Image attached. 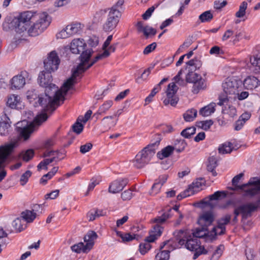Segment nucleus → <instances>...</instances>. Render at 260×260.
Wrapping results in <instances>:
<instances>
[{"mask_svg":"<svg viewBox=\"0 0 260 260\" xmlns=\"http://www.w3.org/2000/svg\"><path fill=\"white\" fill-rule=\"evenodd\" d=\"M51 22L47 12L37 13L31 11L20 13L14 19L16 34L22 37H35L43 32Z\"/></svg>","mask_w":260,"mask_h":260,"instance_id":"1","label":"nucleus"},{"mask_svg":"<svg viewBox=\"0 0 260 260\" xmlns=\"http://www.w3.org/2000/svg\"><path fill=\"white\" fill-rule=\"evenodd\" d=\"M67 80L63 83L60 89H58L56 86L53 85L51 88H47L45 90L44 94H40L38 91L33 88L28 89L26 94L27 99L30 102L35 101V107L41 106L45 111L51 112L56 109L55 106H58V103L60 101H63L64 95L70 89L66 91L67 88L64 86Z\"/></svg>","mask_w":260,"mask_h":260,"instance_id":"2","label":"nucleus"},{"mask_svg":"<svg viewBox=\"0 0 260 260\" xmlns=\"http://www.w3.org/2000/svg\"><path fill=\"white\" fill-rule=\"evenodd\" d=\"M117 44H113L108 47L104 50V52L96 55L94 59L90 61V58L93 53V50L87 49L80 56V62L77 66L75 70L73 71L72 76L67 79V82L64 84V86L67 88V90L69 89H72L73 86L76 83V78L79 75L84 73L87 69L90 68L99 60L108 57L111 53L114 52L116 50Z\"/></svg>","mask_w":260,"mask_h":260,"instance_id":"3","label":"nucleus"},{"mask_svg":"<svg viewBox=\"0 0 260 260\" xmlns=\"http://www.w3.org/2000/svg\"><path fill=\"white\" fill-rule=\"evenodd\" d=\"M47 118V114L43 113L38 115L29 124L26 120L17 122L16 124V129L19 138L23 141L28 140L31 135L37 131L39 126L46 121Z\"/></svg>","mask_w":260,"mask_h":260,"instance_id":"4","label":"nucleus"},{"mask_svg":"<svg viewBox=\"0 0 260 260\" xmlns=\"http://www.w3.org/2000/svg\"><path fill=\"white\" fill-rule=\"evenodd\" d=\"M188 68V73L186 75V82L193 84L192 91L198 93L200 90H203L206 87L205 80L202 76L194 71L199 69L202 66L201 61L198 59H191L186 63Z\"/></svg>","mask_w":260,"mask_h":260,"instance_id":"5","label":"nucleus"},{"mask_svg":"<svg viewBox=\"0 0 260 260\" xmlns=\"http://www.w3.org/2000/svg\"><path fill=\"white\" fill-rule=\"evenodd\" d=\"M156 141L143 148L136 156L134 165L137 168H142L148 164L155 153L161 140L159 135H156Z\"/></svg>","mask_w":260,"mask_h":260,"instance_id":"6","label":"nucleus"},{"mask_svg":"<svg viewBox=\"0 0 260 260\" xmlns=\"http://www.w3.org/2000/svg\"><path fill=\"white\" fill-rule=\"evenodd\" d=\"M244 176L243 173L235 176L232 179L234 190H241L245 196L252 197L260 191V179L257 177L251 178L247 183L238 185L239 180Z\"/></svg>","mask_w":260,"mask_h":260,"instance_id":"7","label":"nucleus"},{"mask_svg":"<svg viewBox=\"0 0 260 260\" xmlns=\"http://www.w3.org/2000/svg\"><path fill=\"white\" fill-rule=\"evenodd\" d=\"M241 82L234 78H227L222 84V87L225 94L219 97L218 105H223L230 99L235 100V96L238 91H241Z\"/></svg>","mask_w":260,"mask_h":260,"instance_id":"8","label":"nucleus"},{"mask_svg":"<svg viewBox=\"0 0 260 260\" xmlns=\"http://www.w3.org/2000/svg\"><path fill=\"white\" fill-rule=\"evenodd\" d=\"M98 238L96 233L90 231L84 237L83 242H79L72 245L71 249L73 252L77 253H88L93 247L94 244V240Z\"/></svg>","mask_w":260,"mask_h":260,"instance_id":"9","label":"nucleus"},{"mask_svg":"<svg viewBox=\"0 0 260 260\" xmlns=\"http://www.w3.org/2000/svg\"><path fill=\"white\" fill-rule=\"evenodd\" d=\"M121 16L119 10L112 7L107 15V19L103 25V29L106 32H110L114 29Z\"/></svg>","mask_w":260,"mask_h":260,"instance_id":"10","label":"nucleus"},{"mask_svg":"<svg viewBox=\"0 0 260 260\" xmlns=\"http://www.w3.org/2000/svg\"><path fill=\"white\" fill-rule=\"evenodd\" d=\"M31 78L28 72L26 71L20 72L11 79L10 81L11 89L14 90L22 89L26 83L31 80Z\"/></svg>","mask_w":260,"mask_h":260,"instance_id":"11","label":"nucleus"},{"mask_svg":"<svg viewBox=\"0 0 260 260\" xmlns=\"http://www.w3.org/2000/svg\"><path fill=\"white\" fill-rule=\"evenodd\" d=\"M162 233V228L156 226L150 232L149 236L146 238L145 241L139 245V251L142 254H145L151 248L150 242H154Z\"/></svg>","mask_w":260,"mask_h":260,"instance_id":"12","label":"nucleus"},{"mask_svg":"<svg viewBox=\"0 0 260 260\" xmlns=\"http://www.w3.org/2000/svg\"><path fill=\"white\" fill-rule=\"evenodd\" d=\"M260 205V200L254 203H250L243 204L234 210V214L238 216L241 214L243 218H247L251 215L252 212L256 210Z\"/></svg>","mask_w":260,"mask_h":260,"instance_id":"13","label":"nucleus"},{"mask_svg":"<svg viewBox=\"0 0 260 260\" xmlns=\"http://www.w3.org/2000/svg\"><path fill=\"white\" fill-rule=\"evenodd\" d=\"M185 247L190 251H194L195 253L193 255V259H196L200 254L202 253H206V251L203 247L200 245L199 240L193 237V238L188 237L185 242Z\"/></svg>","mask_w":260,"mask_h":260,"instance_id":"14","label":"nucleus"},{"mask_svg":"<svg viewBox=\"0 0 260 260\" xmlns=\"http://www.w3.org/2000/svg\"><path fill=\"white\" fill-rule=\"evenodd\" d=\"M44 67L47 72L51 73L57 70L60 59L55 51H51L44 61Z\"/></svg>","mask_w":260,"mask_h":260,"instance_id":"15","label":"nucleus"},{"mask_svg":"<svg viewBox=\"0 0 260 260\" xmlns=\"http://www.w3.org/2000/svg\"><path fill=\"white\" fill-rule=\"evenodd\" d=\"M178 90V87L174 82L171 83L168 85L166 91L167 98L164 100V104L165 105L171 104L172 106H175L178 101V98L176 96Z\"/></svg>","mask_w":260,"mask_h":260,"instance_id":"16","label":"nucleus"},{"mask_svg":"<svg viewBox=\"0 0 260 260\" xmlns=\"http://www.w3.org/2000/svg\"><path fill=\"white\" fill-rule=\"evenodd\" d=\"M214 219V216L211 211H206L200 214L198 222L201 226L208 229L212 224Z\"/></svg>","mask_w":260,"mask_h":260,"instance_id":"17","label":"nucleus"},{"mask_svg":"<svg viewBox=\"0 0 260 260\" xmlns=\"http://www.w3.org/2000/svg\"><path fill=\"white\" fill-rule=\"evenodd\" d=\"M52 81V78L51 73L42 71L39 74L38 82L41 86L45 88V90L47 88H51L53 85L56 86L55 84L51 83Z\"/></svg>","mask_w":260,"mask_h":260,"instance_id":"18","label":"nucleus"},{"mask_svg":"<svg viewBox=\"0 0 260 260\" xmlns=\"http://www.w3.org/2000/svg\"><path fill=\"white\" fill-rule=\"evenodd\" d=\"M128 183L127 179H117L113 181L109 187V192L116 193L121 191Z\"/></svg>","mask_w":260,"mask_h":260,"instance_id":"19","label":"nucleus"},{"mask_svg":"<svg viewBox=\"0 0 260 260\" xmlns=\"http://www.w3.org/2000/svg\"><path fill=\"white\" fill-rule=\"evenodd\" d=\"M86 46V43L83 39H75L72 40L70 44V50L73 53L79 54L82 52V54L85 52L84 51Z\"/></svg>","mask_w":260,"mask_h":260,"instance_id":"20","label":"nucleus"},{"mask_svg":"<svg viewBox=\"0 0 260 260\" xmlns=\"http://www.w3.org/2000/svg\"><path fill=\"white\" fill-rule=\"evenodd\" d=\"M138 31L143 32L146 39L155 36L156 34V30L149 25L144 26L143 22L139 21L137 24Z\"/></svg>","mask_w":260,"mask_h":260,"instance_id":"21","label":"nucleus"},{"mask_svg":"<svg viewBox=\"0 0 260 260\" xmlns=\"http://www.w3.org/2000/svg\"><path fill=\"white\" fill-rule=\"evenodd\" d=\"M173 235L178 244L180 246L185 244V242L188 237H191L190 232L187 230L176 231L174 232Z\"/></svg>","mask_w":260,"mask_h":260,"instance_id":"22","label":"nucleus"},{"mask_svg":"<svg viewBox=\"0 0 260 260\" xmlns=\"http://www.w3.org/2000/svg\"><path fill=\"white\" fill-rule=\"evenodd\" d=\"M21 105L20 97L15 94H11L8 96L7 105L11 109H17Z\"/></svg>","mask_w":260,"mask_h":260,"instance_id":"23","label":"nucleus"},{"mask_svg":"<svg viewBox=\"0 0 260 260\" xmlns=\"http://www.w3.org/2000/svg\"><path fill=\"white\" fill-rule=\"evenodd\" d=\"M221 197H222L223 198H225L226 197L225 192L224 191H217L215 192L213 194L205 198L202 201V203L210 206L211 208H214L215 207V205H213L212 203H211V201L212 200H217L219 199V198Z\"/></svg>","mask_w":260,"mask_h":260,"instance_id":"24","label":"nucleus"},{"mask_svg":"<svg viewBox=\"0 0 260 260\" xmlns=\"http://www.w3.org/2000/svg\"><path fill=\"white\" fill-rule=\"evenodd\" d=\"M260 83L259 80L254 76H248L243 82L244 86L247 89L252 90Z\"/></svg>","mask_w":260,"mask_h":260,"instance_id":"25","label":"nucleus"},{"mask_svg":"<svg viewBox=\"0 0 260 260\" xmlns=\"http://www.w3.org/2000/svg\"><path fill=\"white\" fill-rule=\"evenodd\" d=\"M215 107L216 104L214 103H211L207 106L202 108L199 111V113L204 117L210 116L215 112Z\"/></svg>","mask_w":260,"mask_h":260,"instance_id":"26","label":"nucleus"},{"mask_svg":"<svg viewBox=\"0 0 260 260\" xmlns=\"http://www.w3.org/2000/svg\"><path fill=\"white\" fill-rule=\"evenodd\" d=\"M203 179H197L196 181L193 182L188 188V190L193 195L195 193L199 191L201 189L202 186L204 185V182H202Z\"/></svg>","mask_w":260,"mask_h":260,"instance_id":"27","label":"nucleus"},{"mask_svg":"<svg viewBox=\"0 0 260 260\" xmlns=\"http://www.w3.org/2000/svg\"><path fill=\"white\" fill-rule=\"evenodd\" d=\"M217 159L214 156H212L208 158V164L207 166V170L212 173L213 176L217 175V173L215 170V169L217 166Z\"/></svg>","mask_w":260,"mask_h":260,"instance_id":"28","label":"nucleus"},{"mask_svg":"<svg viewBox=\"0 0 260 260\" xmlns=\"http://www.w3.org/2000/svg\"><path fill=\"white\" fill-rule=\"evenodd\" d=\"M112 101L109 100L106 101L100 107L98 112L94 114L93 116H96L97 118L99 115L106 114V112L110 108V107L112 106Z\"/></svg>","mask_w":260,"mask_h":260,"instance_id":"29","label":"nucleus"},{"mask_svg":"<svg viewBox=\"0 0 260 260\" xmlns=\"http://www.w3.org/2000/svg\"><path fill=\"white\" fill-rule=\"evenodd\" d=\"M12 226L17 232H20L26 228V223L25 222V221L20 217L16 218L13 221Z\"/></svg>","mask_w":260,"mask_h":260,"instance_id":"30","label":"nucleus"},{"mask_svg":"<svg viewBox=\"0 0 260 260\" xmlns=\"http://www.w3.org/2000/svg\"><path fill=\"white\" fill-rule=\"evenodd\" d=\"M174 150V148L172 146H167L157 153V156L160 159L169 157Z\"/></svg>","mask_w":260,"mask_h":260,"instance_id":"31","label":"nucleus"},{"mask_svg":"<svg viewBox=\"0 0 260 260\" xmlns=\"http://www.w3.org/2000/svg\"><path fill=\"white\" fill-rule=\"evenodd\" d=\"M186 146L187 143L185 141L179 138L175 140L173 147L177 152H181L184 150Z\"/></svg>","mask_w":260,"mask_h":260,"instance_id":"32","label":"nucleus"},{"mask_svg":"<svg viewBox=\"0 0 260 260\" xmlns=\"http://www.w3.org/2000/svg\"><path fill=\"white\" fill-rule=\"evenodd\" d=\"M68 31V34L72 36L79 32L81 29V24L78 23H74L69 24L66 26Z\"/></svg>","mask_w":260,"mask_h":260,"instance_id":"33","label":"nucleus"},{"mask_svg":"<svg viewBox=\"0 0 260 260\" xmlns=\"http://www.w3.org/2000/svg\"><path fill=\"white\" fill-rule=\"evenodd\" d=\"M22 219L25 221V222H31L36 218V214L30 210H26L21 213Z\"/></svg>","mask_w":260,"mask_h":260,"instance_id":"34","label":"nucleus"},{"mask_svg":"<svg viewBox=\"0 0 260 260\" xmlns=\"http://www.w3.org/2000/svg\"><path fill=\"white\" fill-rule=\"evenodd\" d=\"M197 115V110L194 109L188 110L183 114V118L186 121H193Z\"/></svg>","mask_w":260,"mask_h":260,"instance_id":"35","label":"nucleus"},{"mask_svg":"<svg viewBox=\"0 0 260 260\" xmlns=\"http://www.w3.org/2000/svg\"><path fill=\"white\" fill-rule=\"evenodd\" d=\"M170 217V214L169 212L164 213L161 216L157 217L153 219V222L156 223V224L154 226L153 228L155 226H158L162 228V230L163 228L159 225V224H161L166 221V220Z\"/></svg>","mask_w":260,"mask_h":260,"instance_id":"36","label":"nucleus"},{"mask_svg":"<svg viewBox=\"0 0 260 260\" xmlns=\"http://www.w3.org/2000/svg\"><path fill=\"white\" fill-rule=\"evenodd\" d=\"M232 144L231 142H225L218 148L219 153L225 154L230 153L232 151Z\"/></svg>","mask_w":260,"mask_h":260,"instance_id":"37","label":"nucleus"},{"mask_svg":"<svg viewBox=\"0 0 260 260\" xmlns=\"http://www.w3.org/2000/svg\"><path fill=\"white\" fill-rule=\"evenodd\" d=\"M247 8V3L243 2L239 6V10L236 13L235 16L237 18H242L246 14V10Z\"/></svg>","mask_w":260,"mask_h":260,"instance_id":"38","label":"nucleus"},{"mask_svg":"<svg viewBox=\"0 0 260 260\" xmlns=\"http://www.w3.org/2000/svg\"><path fill=\"white\" fill-rule=\"evenodd\" d=\"M114 116H108L105 117L102 119V124L109 128L116 125V122L113 121Z\"/></svg>","mask_w":260,"mask_h":260,"instance_id":"39","label":"nucleus"},{"mask_svg":"<svg viewBox=\"0 0 260 260\" xmlns=\"http://www.w3.org/2000/svg\"><path fill=\"white\" fill-rule=\"evenodd\" d=\"M250 62L254 68L255 73H260V58L255 56L250 58Z\"/></svg>","mask_w":260,"mask_h":260,"instance_id":"40","label":"nucleus"},{"mask_svg":"<svg viewBox=\"0 0 260 260\" xmlns=\"http://www.w3.org/2000/svg\"><path fill=\"white\" fill-rule=\"evenodd\" d=\"M10 126L11 125L8 123L4 121H0V135H7L9 133Z\"/></svg>","mask_w":260,"mask_h":260,"instance_id":"41","label":"nucleus"},{"mask_svg":"<svg viewBox=\"0 0 260 260\" xmlns=\"http://www.w3.org/2000/svg\"><path fill=\"white\" fill-rule=\"evenodd\" d=\"M207 228H204V227L201 226V228L197 229L194 233H190V235L192 234L193 237L198 239V238H202L205 236L207 234Z\"/></svg>","mask_w":260,"mask_h":260,"instance_id":"42","label":"nucleus"},{"mask_svg":"<svg viewBox=\"0 0 260 260\" xmlns=\"http://www.w3.org/2000/svg\"><path fill=\"white\" fill-rule=\"evenodd\" d=\"M160 88L159 85H157L153 88L150 94L145 99V105L152 102L153 96L160 90Z\"/></svg>","mask_w":260,"mask_h":260,"instance_id":"43","label":"nucleus"},{"mask_svg":"<svg viewBox=\"0 0 260 260\" xmlns=\"http://www.w3.org/2000/svg\"><path fill=\"white\" fill-rule=\"evenodd\" d=\"M213 18V15L210 11H207L201 14L199 19L202 22L210 21Z\"/></svg>","mask_w":260,"mask_h":260,"instance_id":"44","label":"nucleus"},{"mask_svg":"<svg viewBox=\"0 0 260 260\" xmlns=\"http://www.w3.org/2000/svg\"><path fill=\"white\" fill-rule=\"evenodd\" d=\"M196 130V129L194 127H188L183 130L181 133V135L183 137L188 139L195 134Z\"/></svg>","mask_w":260,"mask_h":260,"instance_id":"45","label":"nucleus"},{"mask_svg":"<svg viewBox=\"0 0 260 260\" xmlns=\"http://www.w3.org/2000/svg\"><path fill=\"white\" fill-rule=\"evenodd\" d=\"M169 250H165L157 253L155 256L156 260H168L170 257Z\"/></svg>","mask_w":260,"mask_h":260,"instance_id":"46","label":"nucleus"},{"mask_svg":"<svg viewBox=\"0 0 260 260\" xmlns=\"http://www.w3.org/2000/svg\"><path fill=\"white\" fill-rule=\"evenodd\" d=\"M34 155V151L32 149H28L21 153L22 158L24 161H28Z\"/></svg>","mask_w":260,"mask_h":260,"instance_id":"47","label":"nucleus"},{"mask_svg":"<svg viewBox=\"0 0 260 260\" xmlns=\"http://www.w3.org/2000/svg\"><path fill=\"white\" fill-rule=\"evenodd\" d=\"M31 172L29 170L26 171L20 177V183L22 186H24L28 182L29 178L31 175Z\"/></svg>","mask_w":260,"mask_h":260,"instance_id":"48","label":"nucleus"},{"mask_svg":"<svg viewBox=\"0 0 260 260\" xmlns=\"http://www.w3.org/2000/svg\"><path fill=\"white\" fill-rule=\"evenodd\" d=\"M158 6V4L154 5L148 8L146 12L142 15V17L144 20L148 19L151 16L154 10Z\"/></svg>","mask_w":260,"mask_h":260,"instance_id":"49","label":"nucleus"},{"mask_svg":"<svg viewBox=\"0 0 260 260\" xmlns=\"http://www.w3.org/2000/svg\"><path fill=\"white\" fill-rule=\"evenodd\" d=\"M83 127V125L79 122V118H78L77 121L73 125L72 129L75 133L80 134L82 132Z\"/></svg>","mask_w":260,"mask_h":260,"instance_id":"50","label":"nucleus"},{"mask_svg":"<svg viewBox=\"0 0 260 260\" xmlns=\"http://www.w3.org/2000/svg\"><path fill=\"white\" fill-rule=\"evenodd\" d=\"M183 70L181 69L178 73L176 76H175L173 80H174L175 82L178 84L180 85H185V82L184 80L181 78V75L182 74Z\"/></svg>","mask_w":260,"mask_h":260,"instance_id":"51","label":"nucleus"},{"mask_svg":"<svg viewBox=\"0 0 260 260\" xmlns=\"http://www.w3.org/2000/svg\"><path fill=\"white\" fill-rule=\"evenodd\" d=\"M213 123V122L212 120H208L199 122L198 123V126L202 129L207 131L210 128Z\"/></svg>","mask_w":260,"mask_h":260,"instance_id":"52","label":"nucleus"},{"mask_svg":"<svg viewBox=\"0 0 260 260\" xmlns=\"http://www.w3.org/2000/svg\"><path fill=\"white\" fill-rule=\"evenodd\" d=\"M231 219V215H226L218 220L217 224H219V226L225 227V225L230 222Z\"/></svg>","mask_w":260,"mask_h":260,"instance_id":"53","label":"nucleus"},{"mask_svg":"<svg viewBox=\"0 0 260 260\" xmlns=\"http://www.w3.org/2000/svg\"><path fill=\"white\" fill-rule=\"evenodd\" d=\"M225 231V227L219 226V224H217V225L213 228L212 230V233L214 234V235H221L223 234Z\"/></svg>","mask_w":260,"mask_h":260,"instance_id":"54","label":"nucleus"},{"mask_svg":"<svg viewBox=\"0 0 260 260\" xmlns=\"http://www.w3.org/2000/svg\"><path fill=\"white\" fill-rule=\"evenodd\" d=\"M161 184L158 183L157 182L154 183L153 186L151 187V191L150 192V194L152 196H154L157 194L160 191L161 188Z\"/></svg>","mask_w":260,"mask_h":260,"instance_id":"55","label":"nucleus"},{"mask_svg":"<svg viewBox=\"0 0 260 260\" xmlns=\"http://www.w3.org/2000/svg\"><path fill=\"white\" fill-rule=\"evenodd\" d=\"M249 95V93L246 91H238L235 96V100L238 99L239 101H242L246 99Z\"/></svg>","mask_w":260,"mask_h":260,"instance_id":"56","label":"nucleus"},{"mask_svg":"<svg viewBox=\"0 0 260 260\" xmlns=\"http://www.w3.org/2000/svg\"><path fill=\"white\" fill-rule=\"evenodd\" d=\"M132 191L131 189L125 190L121 194V197L123 201L129 200L132 199Z\"/></svg>","mask_w":260,"mask_h":260,"instance_id":"57","label":"nucleus"},{"mask_svg":"<svg viewBox=\"0 0 260 260\" xmlns=\"http://www.w3.org/2000/svg\"><path fill=\"white\" fill-rule=\"evenodd\" d=\"M224 249V246L222 245L218 246L212 254V256L215 259L218 258L221 255Z\"/></svg>","mask_w":260,"mask_h":260,"instance_id":"58","label":"nucleus"},{"mask_svg":"<svg viewBox=\"0 0 260 260\" xmlns=\"http://www.w3.org/2000/svg\"><path fill=\"white\" fill-rule=\"evenodd\" d=\"M92 147V144L90 143H88L80 146V151L81 153L84 154L88 152Z\"/></svg>","mask_w":260,"mask_h":260,"instance_id":"59","label":"nucleus"},{"mask_svg":"<svg viewBox=\"0 0 260 260\" xmlns=\"http://www.w3.org/2000/svg\"><path fill=\"white\" fill-rule=\"evenodd\" d=\"M156 47V43L155 42L152 43V44L147 46L144 51L143 53L144 54H148L151 52L153 50H154Z\"/></svg>","mask_w":260,"mask_h":260,"instance_id":"60","label":"nucleus"},{"mask_svg":"<svg viewBox=\"0 0 260 260\" xmlns=\"http://www.w3.org/2000/svg\"><path fill=\"white\" fill-rule=\"evenodd\" d=\"M68 31L66 27L64 29L61 30L59 32L57 33L56 35V37L57 39H66L68 37H71L69 34H68Z\"/></svg>","mask_w":260,"mask_h":260,"instance_id":"61","label":"nucleus"},{"mask_svg":"<svg viewBox=\"0 0 260 260\" xmlns=\"http://www.w3.org/2000/svg\"><path fill=\"white\" fill-rule=\"evenodd\" d=\"M227 4L226 0H218L214 2V7L216 9H220Z\"/></svg>","mask_w":260,"mask_h":260,"instance_id":"62","label":"nucleus"},{"mask_svg":"<svg viewBox=\"0 0 260 260\" xmlns=\"http://www.w3.org/2000/svg\"><path fill=\"white\" fill-rule=\"evenodd\" d=\"M87 217L89 221H93L99 217L98 215H96V211L94 210V209H92L87 213Z\"/></svg>","mask_w":260,"mask_h":260,"instance_id":"63","label":"nucleus"},{"mask_svg":"<svg viewBox=\"0 0 260 260\" xmlns=\"http://www.w3.org/2000/svg\"><path fill=\"white\" fill-rule=\"evenodd\" d=\"M99 38L95 36H92L88 41V45L91 47H95L99 44Z\"/></svg>","mask_w":260,"mask_h":260,"instance_id":"64","label":"nucleus"}]
</instances>
